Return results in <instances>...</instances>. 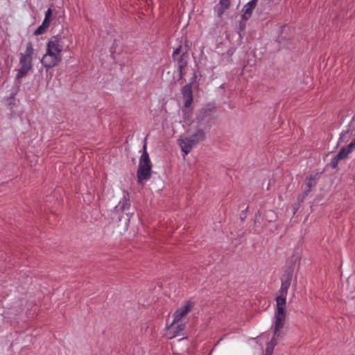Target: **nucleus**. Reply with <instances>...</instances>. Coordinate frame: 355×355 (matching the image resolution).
I'll return each instance as SVG.
<instances>
[{
	"label": "nucleus",
	"mask_w": 355,
	"mask_h": 355,
	"mask_svg": "<svg viewBox=\"0 0 355 355\" xmlns=\"http://www.w3.org/2000/svg\"><path fill=\"white\" fill-rule=\"evenodd\" d=\"M292 273H286L282 279L281 288L276 297V309L274 315V322L271 327L274 336L272 340L267 343L265 355H272L273 349L277 345L276 338L280 336L279 330L283 328L286 320V296L291 286Z\"/></svg>",
	"instance_id": "obj_1"
},
{
	"label": "nucleus",
	"mask_w": 355,
	"mask_h": 355,
	"mask_svg": "<svg viewBox=\"0 0 355 355\" xmlns=\"http://www.w3.org/2000/svg\"><path fill=\"white\" fill-rule=\"evenodd\" d=\"M63 43L58 35L53 37L46 44V51L41 62L46 68H53L62 61Z\"/></svg>",
	"instance_id": "obj_2"
},
{
	"label": "nucleus",
	"mask_w": 355,
	"mask_h": 355,
	"mask_svg": "<svg viewBox=\"0 0 355 355\" xmlns=\"http://www.w3.org/2000/svg\"><path fill=\"white\" fill-rule=\"evenodd\" d=\"M191 132L189 137L179 139V144L184 155H188L191 149L198 143L203 141L206 138L204 129L199 125L195 129H191Z\"/></svg>",
	"instance_id": "obj_3"
},
{
	"label": "nucleus",
	"mask_w": 355,
	"mask_h": 355,
	"mask_svg": "<svg viewBox=\"0 0 355 355\" xmlns=\"http://www.w3.org/2000/svg\"><path fill=\"white\" fill-rule=\"evenodd\" d=\"M34 49L31 42L26 45L24 53L19 54V68L17 69L16 79L19 80L26 76L33 68V55Z\"/></svg>",
	"instance_id": "obj_4"
},
{
	"label": "nucleus",
	"mask_w": 355,
	"mask_h": 355,
	"mask_svg": "<svg viewBox=\"0 0 355 355\" xmlns=\"http://www.w3.org/2000/svg\"><path fill=\"white\" fill-rule=\"evenodd\" d=\"M152 174V163L146 150V146H144V152L140 157L137 169V180L139 184L150 179Z\"/></svg>",
	"instance_id": "obj_5"
},
{
	"label": "nucleus",
	"mask_w": 355,
	"mask_h": 355,
	"mask_svg": "<svg viewBox=\"0 0 355 355\" xmlns=\"http://www.w3.org/2000/svg\"><path fill=\"white\" fill-rule=\"evenodd\" d=\"M130 205L129 198L124 196L123 200L116 207L112 219L118 220L119 222H130L132 217V214L128 211Z\"/></svg>",
	"instance_id": "obj_6"
},
{
	"label": "nucleus",
	"mask_w": 355,
	"mask_h": 355,
	"mask_svg": "<svg viewBox=\"0 0 355 355\" xmlns=\"http://www.w3.org/2000/svg\"><path fill=\"white\" fill-rule=\"evenodd\" d=\"M182 94L184 100L182 112L184 113V118H189L191 114V104L193 103V91L191 84H187L182 87Z\"/></svg>",
	"instance_id": "obj_7"
},
{
	"label": "nucleus",
	"mask_w": 355,
	"mask_h": 355,
	"mask_svg": "<svg viewBox=\"0 0 355 355\" xmlns=\"http://www.w3.org/2000/svg\"><path fill=\"white\" fill-rule=\"evenodd\" d=\"M185 328V324L183 322H175L173 320L172 322L167 326L165 331V336L168 339H172L180 335Z\"/></svg>",
	"instance_id": "obj_8"
},
{
	"label": "nucleus",
	"mask_w": 355,
	"mask_h": 355,
	"mask_svg": "<svg viewBox=\"0 0 355 355\" xmlns=\"http://www.w3.org/2000/svg\"><path fill=\"white\" fill-rule=\"evenodd\" d=\"M193 306V303L191 301L185 302L180 308H178L173 313V320L175 322H182V318L191 311Z\"/></svg>",
	"instance_id": "obj_9"
},
{
	"label": "nucleus",
	"mask_w": 355,
	"mask_h": 355,
	"mask_svg": "<svg viewBox=\"0 0 355 355\" xmlns=\"http://www.w3.org/2000/svg\"><path fill=\"white\" fill-rule=\"evenodd\" d=\"M317 183V175H310L305 179L304 181V193L308 195L311 191L312 188L315 187Z\"/></svg>",
	"instance_id": "obj_10"
},
{
	"label": "nucleus",
	"mask_w": 355,
	"mask_h": 355,
	"mask_svg": "<svg viewBox=\"0 0 355 355\" xmlns=\"http://www.w3.org/2000/svg\"><path fill=\"white\" fill-rule=\"evenodd\" d=\"M230 4V0H220L218 5L216 8L218 16L220 17L224 12L229 8Z\"/></svg>",
	"instance_id": "obj_11"
},
{
	"label": "nucleus",
	"mask_w": 355,
	"mask_h": 355,
	"mask_svg": "<svg viewBox=\"0 0 355 355\" xmlns=\"http://www.w3.org/2000/svg\"><path fill=\"white\" fill-rule=\"evenodd\" d=\"M256 6L253 5L252 3L248 2L247 4H245L243 7V19L244 20H248L252 13V11L254 10V8H255Z\"/></svg>",
	"instance_id": "obj_12"
},
{
	"label": "nucleus",
	"mask_w": 355,
	"mask_h": 355,
	"mask_svg": "<svg viewBox=\"0 0 355 355\" xmlns=\"http://www.w3.org/2000/svg\"><path fill=\"white\" fill-rule=\"evenodd\" d=\"M50 24L43 21L42 24L35 31V35H40L44 33L46 29L49 27Z\"/></svg>",
	"instance_id": "obj_13"
},
{
	"label": "nucleus",
	"mask_w": 355,
	"mask_h": 355,
	"mask_svg": "<svg viewBox=\"0 0 355 355\" xmlns=\"http://www.w3.org/2000/svg\"><path fill=\"white\" fill-rule=\"evenodd\" d=\"M348 155L349 153L345 149V148H342L336 156L338 157V159L342 160L345 159Z\"/></svg>",
	"instance_id": "obj_14"
},
{
	"label": "nucleus",
	"mask_w": 355,
	"mask_h": 355,
	"mask_svg": "<svg viewBox=\"0 0 355 355\" xmlns=\"http://www.w3.org/2000/svg\"><path fill=\"white\" fill-rule=\"evenodd\" d=\"M52 17V10L51 8H49L46 12H45V17L43 21H46L48 24L51 23Z\"/></svg>",
	"instance_id": "obj_15"
},
{
	"label": "nucleus",
	"mask_w": 355,
	"mask_h": 355,
	"mask_svg": "<svg viewBox=\"0 0 355 355\" xmlns=\"http://www.w3.org/2000/svg\"><path fill=\"white\" fill-rule=\"evenodd\" d=\"M345 149L349 153H352L353 150L355 148V138L351 141V143L346 147H344Z\"/></svg>",
	"instance_id": "obj_16"
},
{
	"label": "nucleus",
	"mask_w": 355,
	"mask_h": 355,
	"mask_svg": "<svg viewBox=\"0 0 355 355\" xmlns=\"http://www.w3.org/2000/svg\"><path fill=\"white\" fill-rule=\"evenodd\" d=\"M340 159H338V157L336 156L334 158H333L331 161V166L333 168H335L337 167L338 164V162Z\"/></svg>",
	"instance_id": "obj_17"
},
{
	"label": "nucleus",
	"mask_w": 355,
	"mask_h": 355,
	"mask_svg": "<svg viewBox=\"0 0 355 355\" xmlns=\"http://www.w3.org/2000/svg\"><path fill=\"white\" fill-rule=\"evenodd\" d=\"M182 46H179L178 48L175 49V50L173 53V58L175 59L176 56L178 55L180 53Z\"/></svg>",
	"instance_id": "obj_18"
},
{
	"label": "nucleus",
	"mask_w": 355,
	"mask_h": 355,
	"mask_svg": "<svg viewBox=\"0 0 355 355\" xmlns=\"http://www.w3.org/2000/svg\"><path fill=\"white\" fill-rule=\"evenodd\" d=\"M184 64H182L180 62V64H179V67H178V70H179V73H180V78H182L183 77V70H184Z\"/></svg>",
	"instance_id": "obj_19"
},
{
	"label": "nucleus",
	"mask_w": 355,
	"mask_h": 355,
	"mask_svg": "<svg viewBox=\"0 0 355 355\" xmlns=\"http://www.w3.org/2000/svg\"><path fill=\"white\" fill-rule=\"evenodd\" d=\"M305 196H306L305 193L304 195H302V196L300 195L298 196V200L302 202L304 200Z\"/></svg>",
	"instance_id": "obj_20"
},
{
	"label": "nucleus",
	"mask_w": 355,
	"mask_h": 355,
	"mask_svg": "<svg viewBox=\"0 0 355 355\" xmlns=\"http://www.w3.org/2000/svg\"><path fill=\"white\" fill-rule=\"evenodd\" d=\"M258 0H251L249 1L250 3H252L253 5L256 6Z\"/></svg>",
	"instance_id": "obj_21"
}]
</instances>
